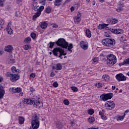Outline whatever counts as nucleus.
Listing matches in <instances>:
<instances>
[{
    "label": "nucleus",
    "mask_w": 129,
    "mask_h": 129,
    "mask_svg": "<svg viewBox=\"0 0 129 129\" xmlns=\"http://www.w3.org/2000/svg\"><path fill=\"white\" fill-rule=\"evenodd\" d=\"M57 46L61 47L63 49H68V51H69L71 53H72V48H73V44L70 43L68 46V42H66V40L64 38H59L58 39L56 43Z\"/></svg>",
    "instance_id": "1"
},
{
    "label": "nucleus",
    "mask_w": 129,
    "mask_h": 129,
    "mask_svg": "<svg viewBox=\"0 0 129 129\" xmlns=\"http://www.w3.org/2000/svg\"><path fill=\"white\" fill-rule=\"evenodd\" d=\"M23 102L24 104L30 105L33 104L34 107H36V108L41 107V106H40V104H41L40 101L37 100L34 98H24L23 100Z\"/></svg>",
    "instance_id": "2"
},
{
    "label": "nucleus",
    "mask_w": 129,
    "mask_h": 129,
    "mask_svg": "<svg viewBox=\"0 0 129 129\" xmlns=\"http://www.w3.org/2000/svg\"><path fill=\"white\" fill-rule=\"evenodd\" d=\"M52 53L54 56L55 57H58L60 59H63V57L62 56H66L67 55V53L65 52L64 49H62L60 47H56L54 48L52 50Z\"/></svg>",
    "instance_id": "3"
},
{
    "label": "nucleus",
    "mask_w": 129,
    "mask_h": 129,
    "mask_svg": "<svg viewBox=\"0 0 129 129\" xmlns=\"http://www.w3.org/2000/svg\"><path fill=\"white\" fill-rule=\"evenodd\" d=\"M107 59H106V63L107 65L109 66H113L115 63H116V56L113 54H108L106 56Z\"/></svg>",
    "instance_id": "4"
},
{
    "label": "nucleus",
    "mask_w": 129,
    "mask_h": 129,
    "mask_svg": "<svg viewBox=\"0 0 129 129\" xmlns=\"http://www.w3.org/2000/svg\"><path fill=\"white\" fill-rule=\"evenodd\" d=\"M103 46L106 47H113L115 45V40L114 39L105 38L101 41Z\"/></svg>",
    "instance_id": "5"
},
{
    "label": "nucleus",
    "mask_w": 129,
    "mask_h": 129,
    "mask_svg": "<svg viewBox=\"0 0 129 129\" xmlns=\"http://www.w3.org/2000/svg\"><path fill=\"white\" fill-rule=\"evenodd\" d=\"M40 118L35 114L31 121V125L33 129H38L40 126Z\"/></svg>",
    "instance_id": "6"
},
{
    "label": "nucleus",
    "mask_w": 129,
    "mask_h": 129,
    "mask_svg": "<svg viewBox=\"0 0 129 129\" xmlns=\"http://www.w3.org/2000/svg\"><path fill=\"white\" fill-rule=\"evenodd\" d=\"M104 106L106 109H107L108 110H112L113 109H114V107H115V104H114V102L112 101H108L105 102Z\"/></svg>",
    "instance_id": "7"
},
{
    "label": "nucleus",
    "mask_w": 129,
    "mask_h": 129,
    "mask_svg": "<svg viewBox=\"0 0 129 129\" xmlns=\"http://www.w3.org/2000/svg\"><path fill=\"white\" fill-rule=\"evenodd\" d=\"M100 97L103 101H107L108 99H111L113 97V94L112 93L102 94Z\"/></svg>",
    "instance_id": "8"
},
{
    "label": "nucleus",
    "mask_w": 129,
    "mask_h": 129,
    "mask_svg": "<svg viewBox=\"0 0 129 129\" xmlns=\"http://www.w3.org/2000/svg\"><path fill=\"white\" fill-rule=\"evenodd\" d=\"M45 9V7L44 6H40L39 8L37 9V13L35 14V15L33 16V20L35 21L36 20V18H38V17H40L41 16V14L42 13V11L43 10Z\"/></svg>",
    "instance_id": "9"
},
{
    "label": "nucleus",
    "mask_w": 129,
    "mask_h": 129,
    "mask_svg": "<svg viewBox=\"0 0 129 129\" xmlns=\"http://www.w3.org/2000/svg\"><path fill=\"white\" fill-rule=\"evenodd\" d=\"M115 78L118 82L126 81V77L121 73L117 74L115 76Z\"/></svg>",
    "instance_id": "10"
},
{
    "label": "nucleus",
    "mask_w": 129,
    "mask_h": 129,
    "mask_svg": "<svg viewBox=\"0 0 129 129\" xmlns=\"http://www.w3.org/2000/svg\"><path fill=\"white\" fill-rule=\"evenodd\" d=\"M74 21L76 25H78L81 22V13L78 12L77 16L74 17Z\"/></svg>",
    "instance_id": "11"
},
{
    "label": "nucleus",
    "mask_w": 129,
    "mask_h": 129,
    "mask_svg": "<svg viewBox=\"0 0 129 129\" xmlns=\"http://www.w3.org/2000/svg\"><path fill=\"white\" fill-rule=\"evenodd\" d=\"M80 46L83 50H87L88 49V42L82 41L80 42Z\"/></svg>",
    "instance_id": "12"
},
{
    "label": "nucleus",
    "mask_w": 129,
    "mask_h": 129,
    "mask_svg": "<svg viewBox=\"0 0 129 129\" xmlns=\"http://www.w3.org/2000/svg\"><path fill=\"white\" fill-rule=\"evenodd\" d=\"M110 31L113 34H116L117 35H121V34H123L124 33L123 30L122 29H111Z\"/></svg>",
    "instance_id": "13"
},
{
    "label": "nucleus",
    "mask_w": 129,
    "mask_h": 129,
    "mask_svg": "<svg viewBox=\"0 0 129 129\" xmlns=\"http://www.w3.org/2000/svg\"><path fill=\"white\" fill-rule=\"evenodd\" d=\"M11 26H12V21L8 22L7 27V31L9 35H13V34H14V30L12 29Z\"/></svg>",
    "instance_id": "14"
},
{
    "label": "nucleus",
    "mask_w": 129,
    "mask_h": 129,
    "mask_svg": "<svg viewBox=\"0 0 129 129\" xmlns=\"http://www.w3.org/2000/svg\"><path fill=\"white\" fill-rule=\"evenodd\" d=\"M20 79V75L19 74H13L10 80L12 82H16L17 80H19Z\"/></svg>",
    "instance_id": "15"
},
{
    "label": "nucleus",
    "mask_w": 129,
    "mask_h": 129,
    "mask_svg": "<svg viewBox=\"0 0 129 129\" xmlns=\"http://www.w3.org/2000/svg\"><path fill=\"white\" fill-rule=\"evenodd\" d=\"M5 93L6 91H5L4 87L2 86V85H0V99H3V98H4Z\"/></svg>",
    "instance_id": "16"
},
{
    "label": "nucleus",
    "mask_w": 129,
    "mask_h": 129,
    "mask_svg": "<svg viewBox=\"0 0 129 129\" xmlns=\"http://www.w3.org/2000/svg\"><path fill=\"white\" fill-rule=\"evenodd\" d=\"M11 91H12L13 93H20L22 91V88H11Z\"/></svg>",
    "instance_id": "17"
},
{
    "label": "nucleus",
    "mask_w": 129,
    "mask_h": 129,
    "mask_svg": "<svg viewBox=\"0 0 129 129\" xmlns=\"http://www.w3.org/2000/svg\"><path fill=\"white\" fill-rule=\"evenodd\" d=\"M14 50L13 46L12 45H8L5 47L6 52H9V53H13L12 51Z\"/></svg>",
    "instance_id": "18"
},
{
    "label": "nucleus",
    "mask_w": 129,
    "mask_h": 129,
    "mask_svg": "<svg viewBox=\"0 0 129 129\" xmlns=\"http://www.w3.org/2000/svg\"><path fill=\"white\" fill-rule=\"evenodd\" d=\"M63 0H55L54 2V5L55 7H60L62 5Z\"/></svg>",
    "instance_id": "19"
},
{
    "label": "nucleus",
    "mask_w": 129,
    "mask_h": 129,
    "mask_svg": "<svg viewBox=\"0 0 129 129\" xmlns=\"http://www.w3.org/2000/svg\"><path fill=\"white\" fill-rule=\"evenodd\" d=\"M11 58H8L7 60L8 64H13L15 62V59L13 58V54L9 55V57Z\"/></svg>",
    "instance_id": "20"
},
{
    "label": "nucleus",
    "mask_w": 129,
    "mask_h": 129,
    "mask_svg": "<svg viewBox=\"0 0 129 129\" xmlns=\"http://www.w3.org/2000/svg\"><path fill=\"white\" fill-rule=\"evenodd\" d=\"M107 26H108V24H99L98 27V28L99 29V30L106 29Z\"/></svg>",
    "instance_id": "21"
},
{
    "label": "nucleus",
    "mask_w": 129,
    "mask_h": 129,
    "mask_svg": "<svg viewBox=\"0 0 129 129\" xmlns=\"http://www.w3.org/2000/svg\"><path fill=\"white\" fill-rule=\"evenodd\" d=\"M11 70L13 73H21V70H20V69H17L16 67H12Z\"/></svg>",
    "instance_id": "22"
},
{
    "label": "nucleus",
    "mask_w": 129,
    "mask_h": 129,
    "mask_svg": "<svg viewBox=\"0 0 129 129\" xmlns=\"http://www.w3.org/2000/svg\"><path fill=\"white\" fill-rule=\"evenodd\" d=\"M63 127V124H62V123L60 121H57L56 123V128L57 129H60L62 128Z\"/></svg>",
    "instance_id": "23"
},
{
    "label": "nucleus",
    "mask_w": 129,
    "mask_h": 129,
    "mask_svg": "<svg viewBox=\"0 0 129 129\" xmlns=\"http://www.w3.org/2000/svg\"><path fill=\"white\" fill-rule=\"evenodd\" d=\"M18 119H19V122L20 124H23V123L25 122V118H24V117H22L20 116L18 117Z\"/></svg>",
    "instance_id": "24"
},
{
    "label": "nucleus",
    "mask_w": 129,
    "mask_h": 129,
    "mask_svg": "<svg viewBox=\"0 0 129 129\" xmlns=\"http://www.w3.org/2000/svg\"><path fill=\"white\" fill-rule=\"evenodd\" d=\"M86 35L88 38H91V31L89 29H87L86 30Z\"/></svg>",
    "instance_id": "25"
},
{
    "label": "nucleus",
    "mask_w": 129,
    "mask_h": 129,
    "mask_svg": "<svg viewBox=\"0 0 129 129\" xmlns=\"http://www.w3.org/2000/svg\"><path fill=\"white\" fill-rule=\"evenodd\" d=\"M47 26H48V24H47V23L45 22H42L40 25V27L41 29H46Z\"/></svg>",
    "instance_id": "26"
},
{
    "label": "nucleus",
    "mask_w": 129,
    "mask_h": 129,
    "mask_svg": "<svg viewBox=\"0 0 129 129\" xmlns=\"http://www.w3.org/2000/svg\"><path fill=\"white\" fill-rule=\"evenodd\" d=\"M88 121H89V122H90V123H93V122H94V121H95V118L93 117H90L88 119Z\"/></svg>",
    "instance_id": "27"
},
{
    "label": "nucleus",
    "mask_w": 129,
    "mask_h": 129,
    "mask_svg": "<svg viewBox=\"0 0 129 129\" xmlns=\"http://www.w3.org/2000/svg\"><path fill=\"white\" fill-rule=\"evenodd\" d=\"M56 70H58V71L62 70V64H61V63H58L56 64Z\"/></svg>",
    "instance_id": "28"
},
{
    "label": "nucleus",
    "mask_w": 129,
    "mask_h": 129,
    "mask_svg": "<svg viewBox=\"0 0 129 129\" xmlns=\"http://www.w3.org/2000/svg\"><path fill=\"white\" fill-rule=\"evenodd\" d=\"M110 22V25H114V24H116L118 22V20L117 19H111Z\"/></svg>",
    "instance_id": "29"
},
{
    "label": "nucleus",
    "mask_w": 129,
    "mask_h": 129,
    "mask_svg": "<svg viewBox=\"0 0 129 129\" xmlns=\"http://www.w3.org/2000/svg\"><path fill=\"white\" fill-rule=\"evenodd\" d=\"M45 13H47V14H50L52 11V7H47L45 10Z\"/></svg>",
    "instance_id": "30"
},
{
    "label": "nucleus",
    "mask_w": 129,
    "mask_h": 129,
    "mask_svg": "<svg viewBox=\"0 0 129 129\" xmlns=\"http://www.w3.org/2000/svg\"><path fill=\"white\" fill-rule=\"evenodd\" d=\"M33 9L34 10V11H37V9H38V8H39V5H38V3L36 2H35L33 3Z\"/></svg>",
    "instance_id": "31"
},
{
    "label": "nucleus",
    "mask_w": 129,
    "mask_h": 129,
    "mask_svg": "<svg viewBox=\"0 0 129 129\" xmlns=\"http://www.w3.org/2000/svg\"><path fill=\"white\" fill-rule=\"evenodd\" d=\"M30 41H31V37H27L24 40V42L25 43V44H29Z\"/></svg>",
    "instance_id": "32"
},
{
    "label": "nucleus",
    "mask_w": 129,
    "mask_h": 129,
    "mask_svg": "<svg viewBox=\"0 0 129 129\" xmlns=\"http://www.w3.org/2000/svg\"><path fill=\"white\" fill-rule=\"evenodd\" d=\"M102 78L103 80H105V81H108L109 79V77L108 76H107L106 75H104L102 76Z\"/></svg>",
    "instance_id": "33"
},
{
    "label": "nucleus",
    "mask_w": 129,
    "mask_h": 129,
    "mask_svg": "<svg viewBox=\"0 0 129 129\" xmlns=\"http://www.w3.org/2000/svg\"><path fill=\"white\" fill-rule=\"evenodd\" d=\"M30 48H31V45L29 44H26L23 46V48L24 49V50H29V49H30Z\"/></svg>",
    "instance_id": "34"
},
{
    "label": "nucleus",
    "mask_w": 129,
    "mask_h": 129,
    "mask_svg": "<svg viewBox=\"0 0 129 129\" xmlns=\"http://www.w3.org/2000/svg\"><path fill=\"white\" fill-rule=\"evenodd\" d=\"M88 113L90 114V115H92L94 113V110L93 109H90L88 110Z\"/></svg>",
    "instance_id": "35"
},
{
    "label": "nucleus",
    "mask_w": 129,
    "mask_h": 129,
    "mask_svg": "<svg viewBox=\"0 0 129 129\" xmlns=\"http://www.w3.org/2000/svg\"><path fill=\"white\" fill-rule=\"evenodd\" d=\"M125 64H129V58H127L123 62L121 63V65H124Z\"/></svg>",
    "instance_id": "36"
},
{
    "label": "nucleus",
    "mask_w": 129,
    "mask_h": 129,
    "mask_svg": "<svg viewBox=\"0 0 129 129\" xmlns=\"http://www.w3.org/2000/svg\"><path fill=\"white\" fill-rule=\"evenodd\" d=\"M124 118V116H119L117 117V121H119L120 120H123Z\"/></svg>",
    "instance_id": "37"
},
{
    "label": "nucleus",
    "mask_w": 129,
    "mask_h": 129,
    "mask_svg": "<svg viewBox=\"0 0 129 129\" xmlns=\"http://www.w3.org/2000/svg\"><path fill=\"white\" fill-rule=\"evenodd\" d=\"M63 104H65V105H69V104H70V102H69L68 99H65L63 100Z\"/></svg>",
    "instance_id": "38"
},
{
    "label": "nucleus",
    "mask_w": 129,
    "mask_h": 129,
    "mask_svg": "<svg viewBox=\"0 0 129 129\" xmlns=\"http://www.w3.org/2000/svg\"><path fill=\"white\" fill-rule=\"evenodd\" d=\"M4 25H5V20L0 18V26H4Z\"/></svg>",
    "instance_id": "39"
},
{
    "label": "nucleus",
    "mask_w": 129,
    "mask_h": 129,
    "mask_svg": "<svg viewBox=\"0 0 129 129\" xmlns=\"http://www.w3.org/2000/svg\"><path fill=\"white\" fill-rule=\"evenodd\" d=\"M15 16L17 17V18H20L22 15L21 14V13L19 11L16 12L15 13Z\"/></svg>",
    "instance_id": "40"
},
{
    "label": "nucleus",
    "mask_w": 129,
    "mask_h": 129,
    "mask_svg": "<svg viewBox=\"0 0 129 129\" xmlns=\"http://www.w3.org/2000/svg\"><path fill=\"white\" fill-rule=\"evenodd\" d=\"M96 86L97 88H100L102 87V84L101 83H97L96 84Z\"/></svg>",
    "instance_id": "41"
},
{
    "label": "nucleus",
    "mask_w": 129,
    "mask_h": 129,
    "mask_svg": "<svg viewBox=\"0 0 129 129\" xmlns=\"http://www.w3.org/2000/svg\"><path fill=\"white\" fill-rule=\"evenodd\" d=\"M71 89L74 91V92H77V91H78V89L76 87H72Z\"/></svg>",
    "instance_id": "42"
},
{
    "label": "nucleus",
    "mask_w": 129,
    "mask_h": 129,
    "mask_svg": "<svg viewBox=\"0 0 129 129\" xmlns=\"http://www.w3.org/2000/svg\"><path fill=\"white\" fill-rule=\"evenodd\" d=\"M31 37L32 39H36V37H37V35L35 33H32L31 34Z\"/></svg>",
    "instance_id": "43"
},
{
    "label": "nucleus",
    "mask_w": 129,
    "mask_h": 129,
    "mask_svg": "<svg viewBox=\"0 0 129 129\" xmlns=\"http://www.w3.org/2000/svg\"><path fill=\"white\" fill-rule=\"evenodd\" d=\"M12 76H13V74H12V73L11 72H8L6 74V76H7V77L12 78Z\"/></svg>",
    "instance_id": "44"
},
{
    "label": "nucleus",
    "mask_w": 129,
    "mask_h": 129,
    "mask_svg": "<svg viewBox=\"0 0 129 129\" xmlns=\"http://www.w3.org/2000/svg\"><path fill=\"white\" fill-rule=\"evenodd\" d=\"M6 0H0V7L3 8L4 7V4H5Z\"/></svg>",
    "instance_id": "45"
},
{
    "label": "nucleus",
    "mask_w": 129,
    "mask_h": 129,
    "mask_svg": "<svg viewBox=\"0 0 129 129\" xmlns=\"http://www.w3.org/2000/svg\"><path fill=\"white\" fill-rule=\"evenodd\" d=\"M116 11H117L118 12H121V11H123V8H122V7H118L116 9Z\"/></svg>",
    "instance_id": "46"
},
{
    "label": "nucleus",
    "mask_w": 129,
    "mask_h": 129,
    "mask_svg": "<svg viewBox=\"0 0 129 129\" xmlns=\"http://www.w3.org/2000/svg\"><path fill=\"white\" fill-rule=\"evenodd\" d=\"M46 0H40L39 3L40 4H41V5H42L43 6H45V5L46 4Z\"/></svg>",
    "instance_id": "47"
},
{
    "label": "nucleus",
    "mask_w": 129,
    "mask_h": 129,
    "mask_svg": "<svg viewBox=\"0 0 129 129\" xmlns=\"http://www.w3.org/2000/svg\"><path fill=\"white\" fill-rule=\"evenodd\" d=\"M98 60H99L98 57H94V58L92 59V61H93V62H94V63L97 62V61H98Z\"/></svg>",
    "instance_id": "48"
},
{
    "label": "nucleus",
    "mask_w": 129,
    "mask_h": 129,
    "mask_svg": "<svg viewBox=\"0 0 129 129\" xmlns=\"http://www.w3.org/2000/svg\"><path fill=\"white\" fill-rule=\"evenodd\" d=\"M54 45H55V43L54 42H50L49 47L53 48V47H54Z\"/></svg>",
    "instance_id": "49"
},
{
    "label": "nucleus",
    "mask_w": 129,
    "mask_h": 129,
    "mask_svg": "<svg viewBox=\"0 0 129 129\" xmlns=\"http://www.w3.org/2000/svg\"><path fill=\"white\" fill-rule=\"evenodd\" d=\"M52 86H53V87H55V88L58 87V86H59V84L57 82H54L53 83Z\"/></svg>",
    "instance_id": "50"
},
{
    "label": "nucleus",
    "mask_w": 129,
    "mask_h": 129,
    "mask_svg": "<svg viewBox=\"0 0 129 129\" xmlns=\"http://www.w3.org/2000/svg\"><path fill=\"white\" fill-rule=\"evenodd\" d=\"M101 118L102 119H103L104 120H106L107 119V117L105 116V115L103 114L101 115Z\"/></svg>",
    "instance_id": "51"
},
{
    "label": "nucleus",
    "mask_w": 129,
    "mask_h": 129,
    "mask_svg": "<svg viewBox=\"0 0 129 129\" xmlns=\"http://www.w3.org/2000/svg\"><path fill=\"white\" fill-rule=\"evenodd\" d=\"M118 5L119 6V7H121L122 8H123V7H124V5L123 4V3H122V2H119L118 3Z\"/></svg>",
    "instance_id": "52"
},
{
    "label": "nucleus",
    "mask_w": 129,
    "mask_h": 129,
    "mask_svg": "<svg viewBox=\"0 0 129 129\" xmlns=\"http://www.w3.org/2000/svg\"><path fill=\"white\" fill-rule=\"evenodd\" d=\"M19 105L21 108H24L25 107V104L24 103V102H20L19 103Z\"/></svg>",
    "instance_id": "53"
},
{
    "label": "nucleus",
    "mask_w": 129,
    "mask_h": 129,
    "mask_svg": "<svg viewBox=\"0 0 129 129\" xmlns=\"http://www.w3.org/2000/svg\"><path fill=\"white\" fill-rule=\"evenodd\" d=\"M30 77H31V78H35L36 77V74H35V73L31 74Z\"/></svg>",
    "instance_id": "54"
},
{
    "label": "nucleus",
    "mask_w": 129,
    "mask_h": 129,
    "mask_svg": "<svg viewBox=\"0 0 129 129\" xmlns=\"http://www.w3.org/2000/svg\"><path fill=\"white\" fill-rule=\"evenodd\" d=\"M50 77H54L55 76V73L53 72H51L50 74Z\"/></svg>",
    "instance_id": "55"
},
{
    "label": "nucleus",
    "mask_w": 129,
    "mask_h": 129,
    "mask_svg": "<svg viewBox=\"0 0 129 129\" xmlns=\"http://www.w3.org/2000/svg\"><path fill=\"white\" fill-rule=\"evenodd\" d=\"M75 10V8H74V7H72L71 8H70V10H71V12L72 13L73 12H74V10Z\"/></svg>",
    "instance_id": "56"
},
{
    "label": "nucleus",
    "mask_w": 129,
    "mask_h": 129,
    "mask_svg": "<svg viewBox=\"0 0 129 129\" xmlns=\"http://www.w3.org/2000/svg\"><path fill=\"white\" fill-rule=\"evenodd\" d=\"M106 21H107V22L108 24H110L111 23V19L108 18V19H107Z\"/></svg>",
    "instance_id": "57"
},
{
    "label": "nucleus",
    "mask_w": 129,
    "mask_h": 129,
    "mask_svg": "<svg viewBox=\"0 0 129 129\" xmlns=\"http://www.w3.org/2000/svg\"><path fill=\"white\" fill-rule=\"evenodd\" d=\"M52 28H58V25L56 24H53L52 25Z\"/></svg>",
    "instance_id": "58"
},
{
    "label": "nucleus",
    "mask_w": 129,
    "mask_h": 129,
    "mask_svg": "<svg viewBox=\"0 0 129 129\" xmlns=\"http://www.w3.org/2000/svg\"><path fill=\"white\" fill-rule=\"evenodd\" d=\"M30 91H31V92H34V91H35V89H34V88H32V87H31V88H30Z\"/></svg>",
    "instance_id": "59"
},
{
    "label": "nucleus",
    "mask_w": 129,
    "mask_h": 129,
    "mask_svg": "<svg viewBox=\"0 0 129 129\" xmlns=\"http://www.w3.org/2000/svg\"><path fill=\"white\" fill-rule=\"evenodd\" d=\"M22 2V0H16L17 4H21V2Z\"/></svg>",
    "instance_id": "60"
},
{
    "label": "nucleus",
    "mask_w": 129,
    "mask_h": 129,
    "mask_svg": "<svg viewBox=\"0 0 129 129\" xmlns=\"http://www.w3.org/2000/svg\"><path fill=\"white\" fill-rule=\"evenodd\" d=\"M105 37H110V35L108 33H105Z\"/></svg>",
    "instance_id": "61"
},
{
    "label": "nucleus",
    "mask_w": 129,
    "mask_h": 129,
    "mask_svg": "<svg viewBox=\"0 0 129 129\" xmlns=\"http://www.w3.org/2000/svg\"><path fill=\"white\" fill-rule=\"evenodd\" d=\"M120 40L121 41V42H123V41H124V40L123 39V37H121L120 39Z\"/></svg>",
    "instance_id": "62"
},
{
    "label": "nucleus",
    "mask_w": 129,
    "mask_h": 129,
    "mask_svg": "<svg viewBox=\"0 0 129 129\" xmlns=\"http://www.w3.org/2000/svg\"><path fill=\"white\" fill-rule=\"evenodd\" d=\"M3 80H4L3 77H0V82H3Z\"/></svg>",
    "instance_id": "63"
},
{
    "label": "nucleus",
    "mask_w": 129,
    "mask_h": 129,
    "mask_svg": "<svg viewBox=\"0 0 129 129\" xmlns=\"http://www.w3.org/2000/svg\"><path fill=\"white\" fill-rule=\"evenodd\" d=\"M23 95H24V93H23V92L20 93L19 94L20 96H23Z\"/></svg>",
    "instance_id": "64"
}]
</instances>
